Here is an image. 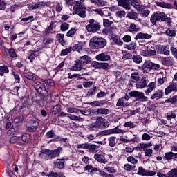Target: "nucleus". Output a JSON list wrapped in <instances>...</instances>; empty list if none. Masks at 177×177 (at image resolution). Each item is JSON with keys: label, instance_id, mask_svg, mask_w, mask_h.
<instances>
[{"label": "nucleus", "instance_id": "f257e3e1", "mask_svg": "<svg viewBox=\"0 0 177 177\" xmlns=\"http://www.w3.org/2000/svg\"><path fill=\"white\" fill-rule=\"evenodd\" d=\"M60 153H62V147H60L54 150L43 149L40 151L39 157L44 160V161H49V160H53L56 157H59Z\"/></svg>", "mask_w": 177, "mask_h": 177}, {"label": "nucleus", "instance_id": "f03ea898", "mask_svg": "<svg viewBox=\"0 0 177 177\" xmlns=\"http://www.w3.org/2000/svg\"><path fill=\"white\" fill-rule=\"evenodd\" d=\"M107 45V41L103 38L94 37L90 39V46L91 49H102Z\"/></svg>", "mask_w": 177, "mask_h": 177}, {"label": "nucleus", "instance_id": "7ed1b4c3", "mask_svg": "<svg viewBox=\"0 0 177 177\" xmlns=\"http://www.w3.org/2000/svg\"><path fill=\"white\" fill-rule=\"evenodd\" d=\"M167 18V15L162 12H155L151 16L150 21L152 24L156 26L157 24V21H165V19Z\"/></svg>", "mask_w": 177, "mask_h": 177}, {"label": "nucleus", "instance_id": "20e7f679", "mask_svg": "<svg viewBox=\"0 0 177 177\" xmlns=\"http://www.w3.org/2000/svg\"><path fill=\"white\" fill-rule=\"evenodd\" d=\"M131 97H135L137 102H147V97L145 96V93L136 91H133L129 93Z\"/></svg>", "mask_w": 177, "mask_h": 177}, {"label": "nucleus", "instance_id": "39448f33", "mask_svg": "<svg viewBox=\"0 0 177 177\" xmlns=\"http://www.w3.org/2000/svg\"><path fill=\"white\" fill-rule=\"evenodd\" d=\"M88 23L89 24L86 26L88 32H96V31L100 29V25L95 21V19H90Z\"/></svg>", "mask_w": 177, "mask_h": 177}, {"label": "nucleus", "instance_id": "423d86ee", "mask_svg": "<svg viewBox=\"0 0 177 177\" xmlns=\"http://www.w3.org/2000/svg\"><path fill=\"white\" fill-rule=\"evenodd\" d=\"M118 133H124V130L118 128V126L111 129L102 131L100 132L98 135L100 136H104L106 135H113V134H118Z\"/></svg>", "mask_w": 177, "mask_h": 177}, {"label": "nucleus", "instance_id": "0eeeda50", "mask_svg": "<svg viewBox=\"0 0 177 177\" xmlns=\"http://www.w3.org/2000/svg\"><path fill=\"white\" fill-rule=\"evenodd\" d=\"M140 81V75L139 72L134 71L131 74V80L129 81V86H133V84H136L138 82Z\"/></svg>", "mask_w": 177, "mask_h": 177}, {"label": "nucleus", "instance_id": "6e6552de", "mask_svg": "<svg viewBox=\"0 0 177 177\" xmlns=\"http://www.w3.org/2000/svg\"><path fill=\"white\" fill-rule=\"evenodd\" d=\"M137 175H141L142 176H154L156 171L145 170L142 167H138Z\"/></svg>", "mask_w": 177, "mask_h": 177}, {"label": "nucleus", "instance_id": "1a4fd4ad", "mask_svg": "<svg viewBox=\"0 0 177 177\" xmlns=\"http://www.w3.org/2000/svg\"><path fill=\"white\" fill-rule=\"evenodd\" d=\"M31 140V136L28 133H24L21 137H19V146H26L28 143H30Z\"/></svg>", "mask_w": 177, "mask_h": 177}, {"label": "nucleus", "instance_id": "9d476101", "mask_svg": "<svg viewBox=\"0 0 177 177\" xmlns=\"http://www.w3.org/2000/svg\"><path fill=\"white\" fill-rule=\"evenodd\" d=\"M147 84H149V79L146 77H142L140 81L136 83V86L137 89H143L147 86Z\"/></svg>", "mask_w": 177, "mask_h": 177}, {"label": "nucleus", "instance_id": "9b49d317", "mask_svg": "<svg viewBox=\"0 0 177 177\" xmlns=\"http://www.w3.org/2000/svg\"><path fill=\"white\" fill-rule=\"evenodd\" d=\"M57 27V21H52L48 27H47L44 31L46 35H49V34H55L53 30Z\"/></svg>", "mask_w": 177, "mask_h": 177}, {"label": "nucleus", "instance_id": "f8f14e48", "mask_svg": "<svg viewBox=\"0 0 177 177\" xmlns=\"http://www.w3.org/2000/svg\"><path fill=\"white\" fill-rule=\"evenodd\" d=\"M177 91V83L175 82H172L169 84V86L165 89V95H169V93H172V92Z\"/></svg>", "mask_w": 177, "mask_h": 177}, {"label": "nucleus", "instance_id": "ddd939ff", "mask_svg": "<svg viewBox=\"0 0 177 177\" xmlns=\"http://www.w3.org/2000/svg\"><path fill=\"white\" fill-rule=\"evenodd\" d=\"M118 5L126 9V10H130L131 9V0H116Z\"/></svg>", "mask_w": 177, "mask_h": 177}, {"label": "nucleus", "instance_id": "4468645a", "mask_svg": "<svg viewBox=\"0 0 177 177\" xmlns=\"http://www.w3.org/2000/svg\"><path fill=\"white\" fill-rule=\"evenodd\" d=\"M95 59L98 62H109V60L111 59V57L110 55H108L106 53H102L96 55Z\"/></svg>", "mask_w": 177, "mask_h": 177}, {"label": "nucleus", "instance_id": "2eb2a0df", "mask_svg": "<svg viewBox=\"0 0 177 177\" xmlns=\"http://www.w3.org/2000/svg\"><path fill=\"white\" fill-rule=\"evenodd\" d=\"M94 160H96L100 164H107L109 162L106 157L102 153H95L94 155Z\"/></svg>", "mask_w": 177, "mask_h": 177}, {"label": "nucleus", "instance_id": "dca6fc26", "mask_svg": "<svg viewBox=\"0 0 177 177\" xmlns=\"http://www.w3.org/2000/svg\"><path fill=\"white\" fill-rule=\"evenodd\" d=\"M151 35H149V33H143V32H138L136 34L134 39L136 41H138V39H151L152 38Z\"/></svg>", "mask_w": 177, "mask_h": 177}, {"label": "nucleus", "instance_id": "f3484780", "mask_svg": "<svg viewBox=\"0 0 177 177\" xmlns=\"http://www.w3.org/2000/svg\"><path fill=\"white\" fill-rule=\"evenodd\" d=\"M159 53L160 55H165V56H169L171 51L169 50V46L168 45H164L160 47Z\"/></svg>", "mask_w": 177, "mask_h": 177}, {"label": "nucleus", "instance_id": "a211bd4d", "mask_svg": "<svg viewBox=\"0 0 177 177\" xmlns=\"http://www.w3.org/2000/svg\"><path fill=\"white\" fill-rule=\"evenodd\" d=\"M151 66H153V62L151 61H145L142 65L143 73H149V71L151 70Z\"/></svg>", "mask_w": 177, "mask_h": 177}, {"label": "nucleus", "instance_id": "6ab92c4d", "mask_svg": "<svg viewBox=\"0 0 177 177\" xmlns=\"http://www.w3.org/2000/svg\"><path fill=\"white\" fill-rule=\"evenodd\" d=\"M156 6H159L160 8H164L165 9H174V6L172 4L166 3L163 1L156 2Z\"/></svg>", "mask_w": 177, "mask_h": 177}, {"label": "nucleus", "instance_id": "aec40b11", "mask_svg": "<svg viewBox=\"0 0 177 177\" xmlns=\"http://www.w3.org/2000/svg\"><path fill=\"white\" fill-rule=\"evenodd\" d=\"M163 66H174V59L171 57H165L162 59Z\"/></svg>", "mask_w": 177, "mask_h": 177}, {"label": "nucleus", "instance_id": "412c9836", "mask_svg": "<svg viewBox=\"0 0 177 177\" xmlns=\"http://www.w3.org/2000/svg\"><path fill=\"white\" fill-rule=\"evenodd\" d=\"M77 62H79L82 66H86V64L91 63V58H89L88 55H84L82 56Z\"/></svg>", "mask_w": 177, "mask_h": 177}, {"label": "nucleus", "instance_id": "4be33fe9", "mask_svg": "<svg viewBox=\"0 0 177 177\" xmlns=\"http://www.w3.org/2000/svg\"><path fill=\"white\" fill-rule=\"evenodd\" d=\"M64 159H57L54 162V165L55 168H58V169H63L64 168Z\"/></svg>", "mask_w": 177, "mask_h": 177}, {"label": "nucleus", "instance_id": "5701e85b", "mask_svg": "<svg viewBox=\"0 0 177 177\" xmlns=\"http://www.w3.org/2000/svg\"><path fill=\"white\" fill-rule=\"evenodd\" d=\"M156 83L154 82H151L149 84V85L147 86L148 88L145 91L147 96H149V94L151 93L153 91L156 89Z\"/></svg>", "mask_w": 177, "mask_h": 177}, {"label": "nucleus", "instance_id": "b1692460", "mask_svg": "<svg viewBox=\"0 0 177 177\" xmlns=\"http://www.w3.org/2000/svg\"><path fill=\"white\" fill-rule=\"evenodd\" d=\"M111 39L115 45H118L119 46H122V45H124V42L121 41V38H120V36L118 35H112Z\"/></svg>", "mask_w": 177, "mask_h": 177}, {"label": "nucleus", "instance_id": "393cba45", "mask_svg": "<svg viewBox=\"0 0 177 177\" xmlns=\"http://www.w3.org/2000/svg\"><path fill=\"white\" fill-rule=\"evenodd\" d=\"M142 56H145V57L156 56V55H157V51H156L155 50L149 48L145 50H142Z\"/></svg>", "mask_w": 177, "mask_h": 177}, {"label": "nucleus", "instance_id": "a878e982", "mask_svg": "<svg viewBox=\"0 0 177 177\" xmlns=\"http://www.w3.org/2000/svg\"><path fill=\"white\" fill-rule=\"evenodd\" d=\"M164 96V91L162 90H158L151 96V99H161Z\"/></svg>", "mask_w": 177, "mask_h": 177}, {"label": "nucleus", "instance_id": "bb28decb", "mask_svg": "<svg viewBox=\"0 0 177 177\" xmlns=\"http://www.w3.org/2000/svg\"><path fill=\"white\" fill-rule=\"evenodd\" d=\"M128 31H129V32H139V31H140V28H139V26L131 23L129 26V27L128 28Z\"/></svg>", "mask_w": 177, "mask_h": 177}, {"label": "nucleus", "instance_id": "cd10ccee", "mask_svg": "<svg viewBox=\"0 0 177 177\" xmlns=\"http://www.w3.org/2000/svg\"><path fill=\"white\" fill-rule=\"evenodd\" d=\"M43 6H46V3L44 1H39L37 3H32L31 8L32 10L35 9H39V8H42Z\"/></svg>", "mask_w": 177, "mask_h": 177}, {"label": "nucleus", "instance_id": "c85d7f7f", "mask_svg": "<svg viewBox=\"0 0 177 177\" xmlns=\"http://www.w3.org/2000/svg\"><path fill=\"white\" fill-rule=\"evenodd\" d=\"M69 69L71 71H81L82 69V65L80 63L79 61H75V64Z\"/></svg>", "mask_w": 177, "mask_h": 177}, {"label": "nucleus", "instance_id": "c756f323", "mask_svg": "<svg viewBox=\"0 0 177 177\" xmlns=\"http://www.w3.org/2000/svg\"><path fill=\"white\" fill-rule=\"evenodd\" d=\"M87 130L90 132H97L99 131V127H97V124L94 123H91L86 127Z\"/></svg>", "mask_w": 177, "mask_h": 177}, {"label": "nucleus", "instance_id": "7c9ffc66", "mask_svg": "<svg viewBox=\"0 0 177 177\" xmlns=\"http://www.w3.org/2000/svg\"><path fill=\"white\" fill-rule=\"evenodd\" d=\"M124 98H119L117 103L116 106L117 107H128L129 106V103L124 102Z\"/></svg>", "mask_w": 177, "mask_h": 177}, {"label": "nucleus", "instance_id": "2f4dec72", "mask_svg": "<svg viewBox=\"0 0 177 177\" xmlns=\"http://www.w3.org/2000/svg\"><path fill=\"white\" fill-rule=\"evenodd\" d=\"M99 146L95 145V144H87V150H89V151H92V153H97Z\"/></svg>", "mask_w": 177, "mask_h": 177}, {"label": "nucleus", "instance_id": "473e14b6", "mask_svg": "<svg viewBox=\"0 0 177 177\" xmlns=\"http://www.w3.org/2000/svg\"><path fill=\"white\" fill-rule=\"evenodd\" d=\"M165 34L168 37H176V30L174 28H169L165 31Z\"/></svg>", "mask_w": 177, "mask_h": 177}, {"label": "nucleus", "instance_id": "72a5a7b5", "mask_svg": "<svg viewBox=\"0 0 177 177\" xmlns=\"http://www.w3.org/2000/svg\"><path fill=\"white\" fill-rule=\"evenodd\" d=\"M86 8H81V6L77 8V13L76 15H78L80 17H82V19H85L86 17Z\"/></svg>", "mask_w": 177, "mask_h": 177}, {"label": "nucleus", "instance_id": "f704fd0d", "mask_svg": "<svg viewBox=\"0 0 177 177\" xmlns=\"http://www.w3.org/2000/svg\"><path fill=\"white\" fill-rule=\"evenodd\" d=\"M97 114L107 115V114H110V110L106 108H99L96 111Z\"/></svg>", "mask_w": 177, "mask_h": 177}, {"label": "nucleus", "instance_id": "c9c22d12", "mask_svg": "<svg viewBox=\"0 0 177 177\" xmlns=\"http://www.w3.org/2000/svg\"><path fill=\"white\" fill-rule=\"evenodd\" d=\"M130 5H131V6H133V8H135V9H136V10H138V12H139V10H140V9H142V6H140V4L139 3V1H138V0H132L130 3Z\"/></svg>", "mask_w": 177, "mask_h": 177}, {"label": "nucleus", "instance_id": "e433bc0d", "mask_svg": "<svg viewBox=\"0 0 177 177\" xmlns=\"http://www.w3.org/2000/svg\"><path fill=\"white\" fill-rule=\"evenodd\" d=\"M36 91L39 95H44V96H46V95H48L46 88H45L44 85L40 86L39 88H38V89H37Z\"/></svg>", "mask_w": 177, "mask_h": 177}, {"label": "nucleus", "instance_id": "4c0bfd02", "mask_svg": "<svg viewBox=\"0 0 177 177\" xmlns=\"http://www.w3.org/2000/svg\"><path fill=\"white\" fill-rule=\"evenodd\" d=\"M84 0H75V5L73 7V13H78V8H80Z\"/></svg>", "mask_w": 177, "mask_h": 177}, {"label": "nucleus", "instance_id": "58836bf2", "mask_svg": "<svg viewBox=\"0 0 177 177\" xmlns=\"http://www.w3.org/2000/svg\"><path fill=\"white\" fill-rule=\"evenodd\" d=\"M39 55V52L38 50L33 51L28 57V59L30 60V63H32L34 60H35V58Z\"/></svg>", "mask_w": 177, "mask_h": 177}, {"label": "nucleus", "instance_id": "ea45409f", "mask_svg": "<svg viewBox=\"0 0 177 177\" xmlns=\"http://www.w3.org/2000/svg\"><path fill=\"white\" fill-rule=\"evenodd\" d=\"M138 12L140 13V15L145 16V17H147L149 15H150V11L149 10V9L143 7V6H142V8H140Z\"/></svg>", "mask_w": 177, "mask_h": 177}, {"label": "nucleus", "instance_id": "a19ab883", "mask_svg": "<svg viewBox=\"0 0 177 177\" xmlns=\"http://www.w3.org/2000/svg\"><path fill=\"white\" fill-rule=\"evenodd\" d=\"M104 121H105V120L102 117H97L96 118L95 122H94V123H95L98 127L102 128V127H103V125H104Z\"/></svg>", "mask_w": 177, "mask_h": 177}, {"label": "nucleus", "instance_id": "79ce46f5", "mask_svg": "<svg viewBox=\"0 0 177 177\" xmlns=\"http://www.w3.org/2000/svg\"><path fill=\"white\" fill-rule=\"evenodd\" d=\"M24 77H25V78L29 80L30 81H37V77H35V76H34L32 73H24Z\"/></svg>", "mask_w": 177, "mask_h": 177}, {"label": "nucleus", "instance_id": "37998d69", "mask_svg": "<svg viewBox=\"0 0 177 177\" xmlns=\"http://www.w3.org/2000/svg\"><path fill=\"white\" fill-rule=\"evenodd\" d=\"M117 139V137L115 136H111L108 138V142L110 147H114L115 145L117 144L115 142V140Z\"/></svg>", "mask_w": 177, "mask_h": 177}, {"label": "nucleus", "instance_id": "c03bdc74", "mask_svg": "<svg viewBox=\"0 0 177 177\" xmlns=\"http://www.w3.org/2000/svg\"><path fill=\"white\" fill-rule=\"evenodd\" d=\"M127 17L129 19H132L133 20H137V19H138V13L135 12H133L132 10L129 12H127Z\"/></svg>", "mask_w": 177, "mask_h": 177}, {"label": "nucleus", "instance_id": "a18cd8bd", "mask_svg": "<svg viewBox=\"0 0 177 177\" xmlns=\"http://www.w3.org/2000/svg\"><path fill=\"white\" fill-rule=\"evenodd\" d=\"M8 53L10 57H12V59H15V57H18L17 53H16V50L13 48H10L8 50Z\"/></svg>", "mask_w": 177, "mask_h": 177}, {"label": "nucleus", "instance_id": "49530a36", "mask_svg": "<svg viewBox=\"0 0 177 177\" xmlns=\"http://www.w3.org/2000/svg\"><path fill=\"white\" fill-rule=\"evenodd\" d=\"M165 103H170L171 104H176L177 103V95H174L169 98L165 100Z\"/></svg>", "mask_w": 177, "mask_h": 177}, {"label": "nucleus", "instance_id": "de8ad7c7", "mask_svg": "<svg viewBox=\"0 0 177 177\" xmlns=\"http://www.w3.org/2000/svg\"><path fill=\"white\" fill-rule=\"evenodd\" d=\"M20 21H24V23H26V24H28V23H32V21H34V16L30 15L28 17L22 18Z\"/></svg>", "mask_w": 177, "mask_h": 177}, {"label": "nucleus", "instance_id": "09e8293b", "mask_svg": "<svg viewBox=\"0 0 177 177\" xmlns=\"http://www.w3.org/2000/svg\"><path fill=\"white\" fill-rule=\"evenodd\" d=\"M132 60L134 62V63L139 64L141 62H143V58H142V56L140 55H133Z\"/></svg>", "mask_w": 177, "mask_h": 177}, {"label": "nucleus", "instance_id": "8fccbe9b", "mask_svg": "<svg viewBox=\"0 0 177 177\" xmlns=\"http://www.w3.org/2000/svg\"><path fill=\"white\" fill-rule=\"evenodd\" d=\"M9 73V68L6 66H0V75L2 77L3 74H8Z\"/></svg>", "mask_w": 177, "mask_h": 177}, {"label": "nucleus", "instance_id": "3c124183", "mask_svg": "<svg viewBox=\"0 0 177 177\" xmlns=\"http://www.w3.org/2000/svg\"><path fill=\"white\" fill-rule=\"evenodd\" d=\"M150 146H153L151 143H147V144H140V145L136 148L138 150H146V149H148V147H150Z\"/></svg>", "mask_w": 177, "mask_h": 177}, {"label": "nucleus", "instance_id": "603ef678", "mask_svg": "<svg viewBox=\"0 0 177 177\" xmlns=\"http://www.w3.org/2000/svg\"><path fill=\"white\" fill-rule=\"evenodd\" d=\"M167 177H177V169L174 168L167 173Z\"/></svg>", "mask_w": 177, "mask_h": 177}, {"label": "nucleus", "instance_id": "864d4df0", "mask_svg": "<svg viewBox=\"0 0 177 177\" xmlns=\"http://www.w3.org/2000/svg\"><path fill=\"white\" fill-rule=\"evenodd\" d=\"M73 52H79V50H81L82 49V42H80L77 44H75L73 47H71Z\"/></svg>", "mask_w": 177, "mask_h": 177}, {"label": "nucleus", "instance_id": "5fc2aeb1", "mask_svg": "<svg viewBox=\"0 0 177 177\" xmlns=\"http://www.w3.org/2000/svg\"><path fill=\"white\" fill-rule=\"evenodd\" d=\"M77 32V28H71L68 32L66 33V37H68L69 38H73L74 37V35Z\"/></svg>", "mask_w": 177, "mask_h": 177}, {"label": "nucleus", "instance_id": "6e6d98bb", "mask_svg": "<svg viewBox=\"0 0 177 177\" xmlns=\"http://www.w3.org/2000/svg\"><path fill=\"white\" fill-rule=\"evenodd\" d=\"M125 48L128 49V50H135V49H136V43L131 42L129 44L126 45Z\"/></svg>", "mask_w": 177, "mask_h": 177}, {"label": "nucleus", "instance_id": "4d7b16f0", "mask_svg": "<svg viewBox=\"0 0 177 177\" xmlns=\"http://www.w3.org/2000/svg\"><path fill=\"white\" fill-rule=\"evenodd\" d=\"M68 28H70V24H68L66 22L62 24L60 26V30L62 32L67 31L68 30Z\"/></svg>", "mask_w": 177, "mask_h": 177}, {"label": "nucleus", "instance_id": "13d9d810", "mask_svg": "<svg viewBox=\"0 0 177 177\" xmlns=\"http://www.w3.org/2000/svg\"><path fill=\"white\" fill-rule=\"evenodd\" d=\"M104 169L106 171V172H109V174H115L117 172V170L114 168V167L106 166Z\"/></svg>", "mask_w": 177, "mask_h": 177}, {"label": "nucleus", "instance_id": "bf43d9fd", "mask_svg": "<svg viewBox=\"0 0 177 177\" xmlns=\"http://www.w3.org/2000/svg\"><path fill=\"white\" fill-rule=\"evenodd\" d=\"M77 113H81V114H82L83 115H91V110L89 109H84V110H81V109H77Z\"/></svg>", "mask_w": 177, "mask_h": 177}, {"label": "nucleus", "instance_id": "052dcab7", "mask_svg": "<svg viewBox=\"0 0 177 177\" xmlns=\"http://www.w3.org/2000/svg\"><path fill=\"white\" fill-rule=\"evenodd\" d=\"M12 74L15 78V82L16 84H20V75H19V74H17L15 71H12Z\"/></svg>", "mask_w": 177, "mask_h": 177}, {"label": "nucleus", "instance_id": "680f3d73", "mask_svg": "<svg viewBox=\"0 0 177 177\" xmlns=\"http://www.w3.org/2000/svg\"><path fill=\"white\" fill-rule=\"evenodd\" d=\"M55 136H56V133H55V131H53V130H50L46 133V139H50L52 138H55Z\"/></svg>", "mask_w": 177, "mask_h": 177}, {"label": "nucleus", "instance_id": "e2e57ef3", "mask_svg": "<svg viewBox=\"0 0 177 177\" xmlns=\"http://www.w3.org/2000/svg\"><path fill=\"white\" fill-rule=\"evenodd\" d=\"M9 142L10 143H16L17 145H19V142H20V137L12 136L10 138Z\"/></svg>", "mask_w": 177, "mask_h": 177}, {"label": "nucleus", "instance_id": "0e129e2a", "mask_svg": "<svg viewBox=\"0 0 177 177\" xmlns=\"http://www.w3.org/2000/svg\"><path fill=\"white\" fill-rule=\"evenodd\" d=\"M144 153L146 157H151L153 156V149L147 148L144 149Z\"/></svg>", "mask_w": 177, "mask_h": 177}, {"label": "nucleus", "instance_id": "69168bd1", "mask_svg": "<svg viewBox=\"0 0 177 177\" xmlns=\"http://www.w3.org/2000/svg\"><path fill=\"white\" fill-rule=\"evenodd\" d=\"M44 46H48V45H50V44H53V39L51 38H44L43 39Z\"/></svg>", "mask_w": 177, "mask_h": 177}, {"label": "nucleus", "instance_id": "338daca9", "mask_svg": "<svg viewBox=\"0 0 177 177\" xmlns=\"http://www.w3.org/2000/svg\"><path fill=\"white\" fill-rule=\"evenodd\" d=\"M43 82H44V84H46L47 85V86H54L55 85V82H53V80L49 79V80H42Z\"/></svg>", "mask_w": 177, "mask_h": 177}, {"label": "nucleus", "instance_id": "774afa93", "mask_svg": "<svg viewBox=\"0 0 177 177\" xmlns=\"http://www.w3.org/2000/svg\"><path fill=\"white\" fill-rule=\"evenodd\" d=\"M103 24H104V26H105V27H111V25L113 24V21H110L107 19H104Z\"/></svg>", "mask_w": 177, "mask_h": 177}]
</instances>
